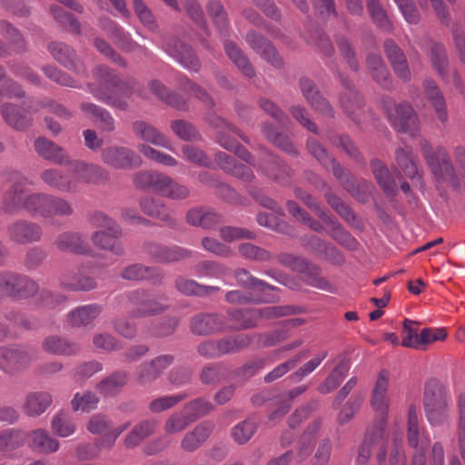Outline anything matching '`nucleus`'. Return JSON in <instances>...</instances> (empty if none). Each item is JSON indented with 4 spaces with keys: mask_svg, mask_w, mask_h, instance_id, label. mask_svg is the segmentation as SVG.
Here are the masks:
<instances>
[{
    "mask_svg": "<svg viewBox=\"0 0 465 465\" xmlns=\"http://www.w3.org/2000/svg\"><path fill=\"white\" fill-rule=\"evenodd\" d=\"M3 182H11L10 188L5 193L2 200L1 209L6 213H14L21 209L25 210L35 217L46 218L49 201L48 193H31L25 197L26 185L29 184L26 178L15 172H10L1 176Z\"/></svg>",
    "mask_w": 465,
    "mask_h": 465,
    "instance_id": "1",
    "label": "nucleus"
},
{
    "mask_svg": "<svg viewBox=\"0 0 465 465\" xmlns=\"http://www.w3.org/2000/svg\"><path fill=\"white\" fill-rule=\"evenodd\" d=\"M71 173L73 177L58 169L49 168L41 173L40 178L47 186L59 192L73 193L77 188V180L94 182L102 173V169L97 165L76 161L72 163Z\"/></svg>",
    "mask_w": 465,
    "mask_h": 465,
    "instance_id": "2",
    "label": "nucleus"
},
{
    "mask_svg": "<svg viewBox=\"0 0 465 465\" xmlns=\"http://www.w3.org/2000/svg\"><path fill=\"white\" fill-rule=\"evenodd\" d=\"M96 84L88 85L89 92L99 101H102L117 109L124 110L127 103L124 99L116 97L120 80L108 67L99 65L94 71Z\"/></svg>",
    "mask_w": 465,
    "mask_h": 465,
    "instance_id": "3",
    "label": "nucleus"
},
{
    "mask_svg": "<svg viewBox=\"0 0 465 465\" xmlns=\"http://www.w3.org/2000/svg\"><path fill=\"white\" fill-rule=\"evenodd\" d=\"M92 223L94 226L99 229L92 234L94 244L101 249L108 250L114 254H124V248L118 241L122 234L120 226L102 213L94 214Z\"/></svg>",
    "mask_w": 465,
    "mask_h": 465,
    "instance_id": "4",
    "label": "nucleus"
},
{
    "mask_svg": "<svg viewBox=\"0 0 465 465\" xmlns=\"http://www.w3.org/2000/svg\"><path fill=\"white\" fill-rule=\"evenodd\" d=\"M42 107H48L49 111L58 117L65 119L71 117V113L68 109L54 101H48L45 104L36 103L30 105L26 112L12 104H5L1 107V113L3 118L9 125L17 130H23L31 124L32 119L29 112H37Z\"/></svg>",
    "mask_w": 465,
    "mask_h": 465,
    "instance_id": "5",
    "label": "nucleus"
},
{
    "mask_svg": "<svg viewBox=\"0 0 465 465\" xmlns=\"http://www.w3.org/2000/svg\"><path fill=\"white\" fill-rule=\"evenodd\" d=\"M302 312H303V310L301 307L278 305L258 310L233 311L230 312V316L236 322L235 328L249 329L256 326L259 318L275 319L301 313Z\"/></svg>",
    "mask_w": 465,
    "mask_h": 465,
    "instance_id": "6",
    "label": "nucleus"
},
{
    "mask_svg": "<svg viewBox=\"0 0 465 465\" xmlns=\"http://www.w3.org/2000/svg\"><path fill=\"white\" fill-rule=\"evenodd\" d=\"M390 375L387 371L379 372L375 381L371 398V405L373 411L380 416L377 427V437L382 440L385 437L386 419L390 408V398L388 395Z\"/></svg>",
    "mask_w": 465,
    "mask_h": 465,
    "instance_id": "7",
    "label": "nucleus"
},
{
    "mask_svg": "<svg viewBox=\"0 0 465 465\" xmlns=\"http://www.w3.org/2000/svg\"><path fill=\"white\" fill-rule=\"evenodd\" d=\"M129 421L112 428L111 421L108 418L101 413L94 414L90 417L86 429L92 434H104V437L95 441L96 447L99 450H111L118 437L130 427Z\"/></svg>",
    "mask_w": 465,
    "mask_h": 465,
    "instance_id": "8",
    "label": "nucleus"
},
{
    "mask_svg": "<svg viewBox=\"0 0 465 465\" xmlns=\"http://www.w3.org/2000/svg\"><path fill=\"white\" fill-rule=\"evenodd\" d=\"M388 117L393 127L400 133L415 136L420 130L417 114L409 103L384 105Z\"/></svg>",
    "mask_w": 465,
    "mask_h": 465,
    "instance_id": "9",
    "label": "nucleus"
},
{
    "mask_svg": "<svg viewBox=\"0 0 465 465\" xmlns=\"http://www.w3.org/2000/svg\"><path fill=\"white\" fill-rule=\"evenodd\" d=\"M126 298L134 306L132 316L135 318L160 314L167 308L163 297H157L144 291H133L126 294Z\"/></svg>",
    "mask_w": 465,
    "mask_h": 465,
    "instance_id": "10",
    "label": "nucleus"
},
{
    "mask_svg": "<svg viewBox=\"0 0 465 465\" xmlns=\"http://www.w3.org/2000/svg\"><path fill=\"white\" fill-rule=\"evenodd\" d=\"M307 147L310 153L326 168L331 170L333 175L340 181L341 185L351 194L357 193L354 178L351 173H346L343 168L331 158L324 148L314 139H309Z\"/></svg>",
    "mask_w": 465,
    "mask_h": 465,
    "instance_id": "11",
    "label": "nucleus"
},
{
    "mask_svg": "<svg viewBox=\"0 0 465 465\" xmlns=\"http://www.w3.org/2000/svg\"><path fill=\"white\" fill-rule=\"evenodd\" d=\"M451 405L450 397L440 391L431 393L426 391L424 408L427 419L432 426L445 423L449 418Z\"/></svg>",
    "mask_w": 465,
    "mask_h": 465,
    "instance_id": "12",
    "label": "nucleus"
},
{
    "mask_svg": "<svg viewBox=\"0 0 465 465\" xmlns=\"http://www.w3.org/2000/svg\"><path fill=\"white\" fill-rule=\"evenodd\" d=\"M32 360V353L23 347H0V370L7 374H15L23 371Z\"/></svg>",
    "mask_w": 465,
    "mask_h": 465,
    "instance_id": "13",
    "label": "nucleus"
},
{
    "mask_svg": "<svg viewBox=\"0 0 465 465\" xmlns=\"http://www.w3.org/2000/svg\"><path fill=\"white\" fill-rule=\"evenodd\" d=\"M102 160L115 169H133L142 164V158L133 150L124 146H109L102 151Z\"/></svg>",
    "mask_w": 465,
    "mask_h": 465,
    "instance_id": "14",
    "label": "nucleus"
},
{
    "mask_svg": "<svg viewBox=\"0 0 465 465\" xmlns=\"http://www.w3.org/2000/svg\"><path fill=\"white\" fill-rule=\"evenodd\" d=\"M216 120V127L219 129L217 138L221 146L227 150H235V153L240 158L246 163H251L252 156L250 153L243 146L239 145L233 138L229 136V134L233 133L239 135L243 141L247 142L242 133L223 119L217 118Z\"/></svg>",
    "mask_w": 465,
    "mask_h": 465,
    "instance_id": "15",
    "label": "nucleus"
},
{
    "mask_svg": "<svg viewBox=\"0 0 465 465\" xmlns=\"http://www.w3.org/2000/svg\"><path fill=\"white\" fill-rule=\"evenodd\" d=\"M7 231L10 240L18 244L37 242L43 234L39 224L25 220L13 223L8 226Z\"/></svg>",
    "mask_w": 465,
    "mask_h": 465,
    "instance_id": "16",
    "label": "nucleus"
},
{
    "mask_svg": "<svg viewBox=\"0 0 465 465\" xmlns=\"http://www.w3.org/2000/svg\"><path fill=\"white\" fill-rule=\"evenodd\" d=\"M407 425V440L409 446L414 449V454L425 455L426 450L430 445V440L425 435L423 430L419 426L417 410L413 405L409 408Z\"/></svg>",
    "mask_w": 465,
    "mask_h": 465,
    "instance_id": "17",
    "label": "nucleus"
},
{
    "mask_svg": "<svg viewBox=\"0 0 465 465\" xmlns=\"http://www.w3.org/2000/svg\"><path fill=\"white\" fill-rule=\"evenodd\" d=\"M213 430V424L210 421H203L197 424L183 435L180 443L181 449L189 453L196 451L209 439Z\"/></svg>",
    "mask_w": 465,
    "mask_h": 465,
    "instance_id": "18",
    "label": "nucleus"
},
{
    "mask_svg": "<svg viewBox=\"0 0 465 465\" xmlns=\"http://www.w3.org/2000/svg\"><path fill=\"white\" fill-rule=\"evenodd\" d=\"M165 52L183 67L189 71L198 72L201 64L193 49L181 41L174 40L165 47Z\"/></svg>",
    "mask_w": 465,
    "mask_h": 465,
    "instance_id": "19",
    "label": "nucleus"
},
{
    "mask_svg": "<svg viewBox=\"0 0 465 465\" xmlns=\"http://www.w3.org/2000/svg\"><path fill=\"white\" fill-rule=\"evenodd\" d=\"M52 56L67 69L76 74H84V64L76 57L75 52L63 43H52L48 45Z\"/></svg>",
    "mask_w": 465,
    "mask_h": 465,
    "instance_id": "20",
    "label": "nucleus"
},
{
    "mask_svg": "<svg viewBox=\"0 0 465 465\" xmlns=\"http://www.w3.org/2000/svg\"><path fill=\"white\" fill-rule=\"evenodd\" d=\"M225 328V318L218 313L197 314L191 321V330L198 335H207Z\"/></svg>",
    "mask_w": 465,
    "mask_h": 465,
    "instance_id": "21",
    "label": "nucleus"
},
{
    "mask_svg": "<svg viewBox=\"0 0 465 465\" xmlns=\"http://www.w3.org/2000/svg\"><path fill=\"white\" fill-rule=\"evenodd\" d=\"M300 88L303 97L307 100L312 108L326 116H333L332 108L326 101V99L321 94L312 81L308 78L301 79Z\"/></svg>",
    "mask_w": 465,
    "mask_h": 465,
    "instance_id": "22",
    "label": "nucleus"
},
{
    "mask_svg": "<svg viewBox=\"0 0 465 465\" xmlns=\"http://www.w3.org/2000/svg\"><path fill=\"white\" fill-rule=\"evenodd\" d=\"M171 177L155 172H139L134 174V184L143 189H151L163 196L168 190Z\"/></svg>",
    "mask_w": 465,
    "mask_h": 465,
    "instance_id": "23",
    "label": "nucleus"
},
{
    "mask_svg": "<svg viewBox=\"0 0 465 465\" xmlns=\"http://www.w3.org/2000/svg\"><path fill=\"white\" fill-rule=\"evenodd\" d=\"M35 150L41 157L55 164L62 165L70 163L66 152L46 138L38 137L35 141Z\"/></svg>",
    "mask_w": 465,
    "mask_h": 465,
    "instance_id": "24",
    "label": "nucleus"
},
{
    "mask_svg": "<svg viewBox=\"0 0 465 465\" xmlns=\"http://www.w3.org/2000/svg\"><path fill=\"white\" fill-rule=\"evenodd\" d=\"M133 130L144 142L173 151L171 141L152 124L143 121H136L133 124Z\"/></svg>",
    "mask_w": 465,
    "mask_h": 465,
    "instance_id": "25",
    "label": "nucleus"
},
{
    "mask_svg": "<svg viewBox=\"0 0 465 465\" xmlns=\"http://www.w3.org/2000/svg\"><path fill=\"white\" fill-rule=\"evenodd\" d=\"M388 439V433L385 430V437L381 440L377 437V427H374L371 431H368L362 446L361 447L358 456L357 463L359 465H366L371 457V446L378 447L377 459L380 462H383L386 459V450L384 443Z\"/></svg>",
    "mask_w": 465,
    "mask_h": 465,
    "instance_id": "26",
    "label": "nucleus"
},
{
    "mask_svg": "<svg viewBox=\"0 0 465 465\" xmlns=\"http://www.w3.org/2000/svg\"><path fill=\"white\" fill-rule=\"evenodd\" d=\"M384 49L397 76L404 82L409 81L411 79V72L405 55L401 48L394 41L389 39L384 43Z\"/></svg>",
    "mask_w": 465,
    "mask_h": 465,
    "instance_id": "27",
    "label": "nucleus"
},
{
    "mask_svg": "<svg viewBox=\"0 0 465 465\" xmlns=\"http://www.w3.org/2000/svg\"><path fill=\"white\" fill-rule=\"evenodd\" d=\"M55 247L61 252H70L74 253H86L90 251L86 240L75 232H64L60 233L55 241Z\"/></svg>",
    "mask_w": 465,
    "mask_h": 465,
    "instance_id": "28",
    "label": "nucleus"
},
{
    "mask_svg": "<svg viewBox=\"0 0 465 465\" xmlns=\"http://www.w3.org/2000/svg\"><path fill=\"white\" fill-rule=\"evenodd\" d=\"M52 401V396L46 391H31L25 396L22 410L29 417H37L47 410Z\"/></svg>",
    "mask_w": 465,
    "mask_h": 465,
    "instance_id": "29",
    "label": "nucleus"
},
{
    "mask_svg": "<svg viewBox=\"0 0 465 465\" xmlns=\"http://www.w3.org/2000/svg\"><path fill=\"white\" fill-rule=\"evenodd\" d=\"M246 41L257 54L273 66L280 67L282 65V60L279 57L277 51L272 44L265 40L262 35L250 32L246 35Z\"/></svg>",
    "mask_w": 465,
    "mask_h": 465,
    "instance_id": "30",
    "label": "nucleus"
},
{
    "mask_svg": "<svg viewBox=\"0 0 465 465\" xmlns=\"http://www.w3.org/2000/svg\"><path fill=\"white\" fill-rule=\"evenodd\" d=\"M426 98L434 109L436 118L442 124L448 121V112L445 99L436 83L431 79L424 81Z\"/></svg>",
    "mask_w": 465,
    "mask_h": 465,
    "instance_id": "31",
    "label": "nucleus"
},
{
    "mask_svg": "<svg viewBox=\"0 0 465 465\" xmlns=\"http://www.w3.org/2000/svg\"><path fill=\"white\" fill-rule=\"evenodd\" d=\"M28 438L31 449L36 452L50 454L59 450V441L53 438L45 430L37 429L32 430L28 434Z\"/></svg>",
    "mask_w": 465,
    "mask_h": 465,
    "instance_id": "32",
    "label": "nucleus"
},
{
    "mask_svg": "<svg viewBox=\"0 0 465 465\" xmlns=\"http://www.w3.org/2000/svg\"><path fill=\"white\" fill-rule=\"evenodd\" d=\"M147 252L159 262H177L189 255V252L182 247H166L156 243H149Z\"/></svg>",
    "mask_w": 465,
    "mask_h": 465,
    "instance_id": "33",
    "label": "nucleus"
},
{
    "mask_svg": "<svg viewBox=\"0 0 465 465\" xmlns=\"http://www.w3.org/2000/svg\"><path fill=\"white\" fill-rule=\"evenodd\" d=\"M128 373L124 371L114 372L103 379L95 386L97 391L104 397H112L118 394L128 382Z\"/></svg>",
    "mask_w": 465,
    "mask_h": 465,
    "instance_id": "34",
    "label": "nucleus"
},
{
    "mask_svg": "<svg viewBox=\"0 0 465 465\" xmlns=\"http://www.w3.org/2000/svg\"><path fill=\"white\" fill-rule=\"evenodd\" d=\"M98 304H87L72 310L67 315L68 322L74 327L86 326L92 323L101 313Z\"/></svg>",
    "mask_w": 465,
    "mask_h": 465,
    "instance_id": "35",
    "label": "nucleus"
},
{
    "mask_svg": "<svg viewBox=\"0 0 465 465\" xmlns=\"http://www.w3.org/2000/svg\"><path fill=\"white\" fill-rule=\"evenodd\" d=\"M423 49L427 52L428 55H430L434 68L437 70L441 78L447 82H450V80L446 78L448 58L443 45L433 42L431 40H428L424 44Z\"/></svg>",
    "mask_w": 465,
    "mask_h": 465,
    "instance_id": "36",
    "label": "nucleus"
},
{
    "mask_svg": "<svg viewBox=\"0 0 465 465\" xmlns=\"http://www.w3.org/2000/svg\"><path fill=\"white\" fill-rule=\"evenodd\" d=\"M43 348L45 351L64 356L76 354L80 351V346L58 336H50L44 340Z\"/></svg>",
    "mask_w": 465,
    "mask_h": 465,
    "instance_id": "37",
    "label": "nucleus"
},
{
    "mask_svg": "<svg viewBox=\"0 0 465 465\" xmlns=\"http://www.w3.org/2000/svg\"><path fill=\"white\" fill-rule=\"evenodd\" d=\"M157 428V421L153 419L144 420L137 423L124 439L127 448L138 446L144 439L152 435Z\"/></svg>",
    "mask_w": 465,
    "mask_h": 465,
    "instance_id": "38",
    "label": "nucleus"
},
{
    "mask_svg": "<svg viewBox=\"0 0 465 465\" xmlns=\"http://www.w3.org/2000/svg\"><path fill=\"white\" fill-rule=\"evenodd\" d=\"M261 167L269 177L276 181H283L290 175V168L267 151L263 152Z\"/></svg>",
    "mask_w": 465,
    "mask_h": 465,
    "instance_id": "39",
    "label": "nucleus"
},
{
    "mask_svg": "<svg viewBox=\"0 0 465 465\" xmlns=\"http://www.w3.org/2000/svg\"><path fill=\"white\" fill-rule=\"evenodd\" d=\"M224 50L230 60L246 77L252 78L255 75L254 69L248 58L236 45L232 42H226L224 44Z\"/></svg>",
    "mask_w": 465,
    "mask_h": 465,
    "instance_id": "40",
    "label": "nucleus"
},
{
    "mask_svg": "<svg viewBox=\"0 0 465 465\" xmlns=\"http://www.w3.org/2000/svg\"><path fill=\"white\" fill-rule=\"evenodd\" d=\"M177 291L184 295L204 296L220 291V287L202 285L196 281L179 277L175 281Z\"/></svg>",
    "mask_w": 465,
    "mask_h": 465,
    "instance_id": "41",
    "label": "nucleus"
},
{
    "mask_svg": "<svg viewBox=\"0 0 465 465\" xmlns=\"http://www.w3.org/2000/svg\"><path fill=\"white\" fill-rule=\"evenodd\" d=\"M63 289L71 292L90 291L95 288L96 283L91 277L81 274H65L60 278Z\"/></svg>",
    "mask_w": 465,
    "mask_h": 465,
    "instance_id": "42",
    "label": "nucleus"
},
{
    "mask_svg": "<svg viewBox=\"0 0 465 465\" xmlns=\"http://www.w3.org/2000/svg\"><path fill=\"white\" fill-rule=\"evenodd\" d=\"M26 435L24 431L6 429L0 431V451L11 452L25 444Z\"/></svg>",
    "mask_w": 465,
    "mask_h": 465,
    "instance_id": "43",
    "label": "nucleus"
},
{
    "mask_svg": "<svg viewBox=\"0 0 465 465\" xmlns=\"http://www.w3.org/2000/svg\"><path fill=\"white\" fill-rule=\"evenodd\" d=\"M81 110L84 114L92 115L96 121H99L104 131L113 132L114 130V120L105 109L92 103H84L81 104Z\"/></svg>",
    "mask_w": 465,
    "mask_h": 465,
    "instance_id": "44",
    "label": "nucleus"
},
{
    "mask_svg": "<svg viewBox=\"0 0 465 465\" xmlns=\"http://www.w3.org/2000/svg\"><path fill=\"white\" fill-rule=\"evenodd\" d=\"M368 68L375 81L384 88H390L391 82L389 72L381 58L377 54H371L367 58Z\"/></svg>",
    "mask_w": 465,
    "mask_h": 465,
    "instance_id": "45",
    "label": "nucleus"
},
{
    "mask_svg": "<svg viewBox=\"0 0 465 465\" xmlns=\"http://www.w3.org/2000/svg\"><path fill=\"white\" fill-rule=\"evenodd\" d=\"M371 169L377 183L383 191L386 193L393 192L395 182L387 165L378 159H373L371 162Z\"/></svg>",
    "mask_w": 465,
    "mask_h": 465,
    "instance_id": "46",
    "label": "nucleus"
},
{
    "mask_svg": "<svg viewBox=\"0 0 465 465\" xmlns=\"http://www.w3.org/2000/svg\"><path fill=\"white\" fill-rule=\"evenodd\" d=\"M367 9L373 23L381 30H392V23L380 0H367Z\"/></svg>",
    "mask_w": 465,
    "mask_h": 465,
    "instance_id": "47",
    "label": "nucleus"
},
{
    "mask_svg": "<svg viewBox=\"0 0 465 465\" xmlns=\"http://www.w3.org/2000/svg\"><path fill=\"white\" fill-rule=\"evenodd\" d=\"M395 161L406 176L411 179L420 178L412 152L410 148H397L395 151Z\"/></svg>",
    "mask_w": 465,
    "mask_h": 465,
    "instance_id": "48",
    "label": "nucleus"
},
{
    "mask_svg": "<svg viewBox=\"0 0 465 465\" xmlns=\"http://www.w3.org/2000/svg\"><path fill=\"white\" fill-rule=\"evenodd\" d=\"M51 429L61 438H67L76 430V424L74 419L65 412H59L54 416L51 421Z\"/></svg>",
    "mask_w": 465,
    "mask_h": 465,
    "instance_id": "49",
    "label": "nucleus"
},
{
    "mask_svg": "<svg viewBox=\"0 0 465 465\" xmlns=\"http://www.w3.org/2000/svg\"><path fill=\"white\" fill-rule=\"evenodd\" d=\"M140 207L142 211L148 216L162 221H169L172 218L171 212L168 208L160 203L149 197H143L140 200Z\"/></svg>",
    "mask_w": 465,
    "mask_h": 465,
    "instance_id": "50",
    "label": "nucleus"
},
{
    "mask_svg": "<svg viewBox=\"0 0 465 465\" xmlns=\"http://www.w3.org/2000/svg\"><path fill=\"white\" fill-rule=\"evenodd\" d=\"M98 396L90 391L76 392L72 401V409L74 411L90 412L98 407Z\"/></svg>",
    "mask_w": 465,
    "mask_h": 465,
    "instance_id": "51",
    "label": "nucleus"
},
{
    "mask_svg": "<svg viewBox=\"0 0 465 465\" xmlns=\"http://www.w3.org/2000/svg\"><path fill=\"white\" fill-rule=\"evenodd\" d=\"M149 88L159 99L164 101L170 105L181 110L185 108V101L179 95L171 94L161 82L157 80L150 82Z\"/></svg>",
    "mask_w": 465,
    "mask_h": 465,
    "instance_id": "52",
    "label": "nucleus"
},
{
    "mask_svg": "<svg viewBox=\"0 0 465 465\" xmlns=\"http://www.w3.org/2000/svg\"><path fill=\"white\" fill-rule=\"evenodd\" d=\"M192 422L184 410L182 412H173L165 420L163 430L166 435L177 434L183 431Z\"/></svg>",
    "mask_w": 465,
    "mask_h": 465,
    "instance_id": "53",
    "label": "nucleus"
},
{
    "mask_svg": "<svg viewBox=\"0 0 465 465\" xmlns=\"http://www.w3.org/2000/svg\"><path fill=\"white\" fill-rule=\"evenodd\" d=\"M11 286V296L17 299H26L38 291L36 282L16 274H15V282Z\"/></svg>",
    "mask_w": 465,
    "mask_h": 465,
    "instance_id": "54",
    "label": "nucleus"
},
{
    "mask_svg": "<svg viewBox=\"0 0 465 465\" xmlns=\"http://www.w3.org/2000/svg\"><path fill=\"white\" fill-rule=\"evenodd\" d=\"M349 370L350 364L347 361L341 362L319 387V391L325 394L336 389L348 374Z\"/></svg>",
    "mask_w": 465,
    "mask_h": 465,
    "instance_id": "55",
    "label": "nucleus"
},
{
    "mask_svg": "<svg viewBox=\"0 0 465 465\" xmlns=\"http://www.w3.org/2000/svg\"><path fill=\"white\" fill-rule=\"evenodd\" d=\"M50 12L53 17L61 25L66 27L75 35H82V28L79 21L68 12L57 5H52Z\"/></svg>",
    "mask_w": 465,
    "mask_h": 465,
    "instance_id": "56",
    "label": "nucleus"
},
{
    "mask_svg": "<svg viewBox=\"0 0 465 465\" xmlns=\"http://www.w3.org/2000/svg\"><path fill=\"white\" fill-rule=\"evenodd\" d=\"M256 430L255 422L251 420H245L232 427L231 435L237 444L243 445L252 438Z\"/></svg>",
    "mask_w": 465,
    "mask_h": 465,
    "instance_id": "57",
    "label": "nucleus"
},
{
    "mask_svg": "<svg viewBox=\"0 0 465 465\" xmlns=\"http://www.w3.org/2000/svg\"><path fill=\"white\" fill-rule=\"evenodd\" d=\"M458 409V447L465 462V393H460L457 400Z\"/></svg>",
    "mask_w": 465,
    "mask_h": 465,
    "instance_id": "58",
    "label": "nucleus"
},
{
    "mask_svg": "<svg viewBox=\"0 0 465 465\" xmlns=\"http://www.w3.org/2000/svg\"><path fill=\"white\" fill-rule=\"evenodd\" d=\"M213 408L210 401L204 398H198L185 404L183 410L190 416L192 421H194L213 411Z\"/></svg>",
    "mask_w": 465,
    "mask_h": 465,
    "instance_id": "59",
    "label": "nucleus"
},
{
    "mask_svg": "<svg viewBox=\"0 0 465 465\" xmlns=\"http://www.w3.org/2000/svg\"><path fill=\"white\" fill-rule=\"evenodd\" d=\"M250 342L251 339L248 335H237L221 340L217 341L218 357L241 350L246 347Z\"/></svg>",
    "mask_w": 465,
    "mask_h": 465,
    "instance_id": "60",
    "label": "nucleus"
},
{
    "mask_svg": "<svg viewBox=\"0 0 465 465\" xmlns=\"http://www.w3.org/2000/svg\"><path fill=\"white\" fill-rule=\"evenodd\" d=\"M194 271L199 277H223L228 272V269L218 262L203 261L195 265Z\"/></svg>",
    "mask_w": 465,
    "mask_h": 465,
    "instance_id": "61",
    "label": "nucleus"
},
{
    "mask_svg": "<svg viewBox=\"0 0 465 465\" xmlns=\"http://www.w3.org/2000/svg\"><path fill=\"white\" fill-rule=\"evenodd\" d=\"M46 218L54 216H69L73 214V207L64 199L49 194Z\"/></svg>",
    "mask_w": 465,
    "mask_h": 465,
    "instance_id": "62",
    "label": "nucleus"
},
{
    "mask_svg": "<svg viewBox=\"0 0 465 465\" xmlns=\"http://www.w3.org/2000/svg\"><path fill=\"white\" fill-rule=\"evenodd\" d=\"M185 398H187L185 393L160 397L149 403V410L153 413H159L174 407Z\"/></svg>",
    "mask_w": 465,
    "mask_h": 465,
    "instance_id": "63",
    "label": "nucleus"
},
{
    "mask_svg": "<svg viewBox=\"0 0 465 465\" xmlns=\"http://www.w3.org/2000/svg\"><path fill=\"white\" fill-rule=\"evenodd\" d=\"M155 274H157L156 271L153 268L145 267L141 264H133L123 271L122 277L129 281H140L151 279Z\"/></svg>",
    "mask_w": 465,
    "mask_h": 465,
    "instance_id": "64",
    "label": "nucleus"
}]
</instances>
